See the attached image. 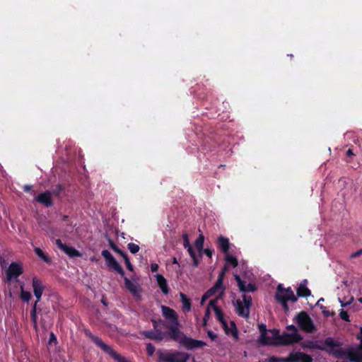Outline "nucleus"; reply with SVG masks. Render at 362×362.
Masks as SVG:
<instances>
[{"mask_svg": "<svg viewBox=\"0 0 362 362\" xmlns=\"http://www.w3.org/2000/svg\"><path fill=\"white\" fill-rule=\"evenodd\" d=\"M163 315L168 320L166 327L170 329V337L185 346L191 349L204 346L205 344L202 341L194 340L187 337L177 328L178 321L176 313L171 308L165 305L161 306Z\"/></svg>", "mask_w": 362, "mask_h": 362, "instance_id": "obj_1", "label": "nucleus"}, {"mask_svg": "<svg viewBox=\"0 0 362 362\" xmlns=\"http://www.w3.org/2000/svg\"><path fill=\"white\" fill-rule=\"evenodd\" d=\"M325 347L324 351H327L335 357L344 359L346 362H362V352L354 350V348L342 349L340 343L332 337H327L322 345Z\"/></svg>", "mask_w": 362, "mask_h": 362, "instance_id": "obj_2", "label": "nucleus"}, {"mask_svg": "<svg viewBox=\"0 0 362 362\" xmlns=\"http://www.w3.org/2000/svg\"><path fill=\"white\" fill-rule=\"evenodd\" d=\"M225 287L222 284V278H218L215 285L209 289L206 293V296H215V299L209 301V305L211 306L213 310L215 313L217 320L221 323L223 327L228 332L227 330V322L225 320L223 313L221 310L216 305L218 300L222 298L224 293Z\"/></svg>", "mask_w": 362, "mask_h": 362, "instance_id": "obj_3", "label": "nucleus"}, {"mask_svg": "<svg viewBox=\"0 0 362 362\" xmlns=\"http://www.w3.org/2000/svg\"><path fill=\"white\" fill-rule=\"evenodd\" d=\"M158 362H187L189 354L185 352L158 350Z\"/></svg>", "mask_w": 362, "mask_h": 362, "instance_id": "obj_4", "label": "nucleus"}, {"mask_svg": "<svg viewBox=\"0 0 362 362\" xmlns=\"http://www.w3.org/2000/svg\"><path fill=\"white\" fill-rule=\"evenodd\" d=\"M286 329L288 332H284L282 334H279L278 345H291L300 341L303 339L294 325H289Z\"/></svg>", "mask_w": 362, "mask_h": 362, "instance_id": "obj_5", "label": "nucleus"}, {"mask_svg": "<svg viewBox=\"0 0 362 362\" xmlns=\"http://www.w3.org/2000/svg\"><path fill=\"white\" fill-rule=\"evenodd\" d=\"M276 298L279 303H281L285 310H288V307L286 303L287 301L290 300L295 302L296 300V298L291 288L284 289L281 285H279L277 287Z\"/></svg>", "mask_w": 362, "mask_h": 362, "instance_id": "obj_6", "label": "nucleus"}, {"mask_svg": "<svg viewBox=\"0 0 362 362\" xmlns=\"http://www.w3.org/2000/svg\"><path fill=\"white\" fill-rule=\"evenodd\" d=\"M252 304V298L250 296L243 295L242 299H238L235 301L236 312L239 316L247 319L250 316V308Z\"/></svg>", "mask_w": 362, "mask_h": 362, "instance_id": "obj_7", "label": "nucleus"}, {"mask_svg": "<svg viewBox=\"0 0 362 362\" xmlns=\"http://www.w3.org/2000/svg\"><path fill=\"white\" fill-rule=\"evenodd\" d=\"M88 336L91 338L93 341L99 347H100L104 351L110 354L114 359H115L117 362H131L127 360L124 357L118 354L116 351H115L110 346L105 344L100 338L98 337L93 336L90 333L88 334Z\"/></svg>", "mask_w": 362, "mask_h": 362, "instance_id": "obj_8", "label": "nucleus"}, {"mask_svg": "<svg viewBox=\"0 0 362 362\" xmlns=\"http://www.w3.org/2000/svg\"><path fill=\"white\" fill-rule=\"evenodd\" d=\"M296 321L300 328L304 332L312 333L315 331V326L310 316L306 313H300L296 316Z\"/></svg>", "mask_w": 362, "mask_h": 362, "instance_id": "obj_9", "label": "nucleus"}, {"mask_svg": "<svg viewBox=\"0 0 362 362\" xmlns=\"http://www.w3.org/2000/svg\"><path fill=\"white\" fill-rule=\"evenodd\" d=\"M279 331L273 329L260 334L258 341L262 345H278L277 342L279 341Z\"/></svg>", "mask_w": 362, "mask_h": 362, "instance_id": "obj_10", "label": "nucleus"}, {"mask_svg": "<svg viewBox=\"0 0 362 362\" xmlns=\"http://www.w3.org/2000/svg\"><path fill=\"white\" fill-rule=\"evenodd\" d=\"M102 255L105 258L107 264L110 267L114 269L117 272H118L122 276L124 275V270L120 267V265L117 263V262L115 260L114 257L112 255V254L108 250H103L102 251Z\"/></svg>", "mask_w": 362, "mask_h": 362, "instance_id": "obj_11", "label": "nucleus"}, {"mask_svg": "<svg viewBox=\"0 0 362 362\" xmlns=\"http://www.w3.org/2000/svg\"><path fill=\"white\" fill-rule=\"evenodd\" d=\"M23 273V268L21 264L12 262L6 270V278L8 281L17 279Z\"/></svg>", "mask_w": 362, "mask_h": 362, "instance_id": "obj_12", "label": "nucleus"}, {"mask_svg": "<svg viewBox=\"0 0 362 362\" xmlns=\"http://www.w3.org/2000/svg\"><path fill=\"white\" fill-rule=\"evenodd\" d=\"M288 362H312L313 358L310 356L300 352H291L287 357Z\"/></svg>", "mask_w": 362, "mask_h": 362, "instance_id": "obj_13", "label": "nucleus"}, {"mask_svg": "<svg viewBox=\"0 0 362 362\" xmlns=\"http://www.w3.org/2000/svg\"><path fill=\"white\" fill-rule=\"evenodd\" d=\"M55 243L61 250H62L64 253H66L70 257L81 256V253L78 250H76L74 247H69L66 245L62 243V242L61 241L60 239H57L55 240Z\"/></svg>", "mask_w": 362, "mask_h": 362, "instance_id": "obj_14", "label": "nucleus"}, {"mask_svg": "<svg viewBox=\"0 0 362 362\" xmlns=\"http://www.w3.org/2000/svg\"><path fill=\"white\" fill-rule=\"evenodd\" d=\"M124 284L127 289L135 297H139L141 287L136 281H132L128 278L124 277Z\"/></svg>", "mask_w": 362, "mask_h": 362, "instance_id": "obj_15", "label": "nucleus"}, {"mask_svg": "<svg viewBox=\"0 0 362 362\" xmlns=\"http://www.w3.org/2000/svg\"><path fill=\"white\" fill-rule=\"evenodd\" d=\"M33 292L34 295L37 298L36 302L37 303L42 295L44 287L42 285L40 281L37 279L36 277H34L33 279Z\"/></svg>", "mask_w": 362, "mask_h": 362, "instance_id": "obj_16", "label": "nucleus"}, {"mask_svg": "<svg viewBox=\"0 0 362 362\" xmlns=\"http://www.w3.org/2000/svg\"><path fill=\"white\" fill-rule=\"evenodd\" d=\"M52 193L49 191H46L40 194L36 197V201L39 203L44 204L46 206H51L52 205V200L51 198Z\"/></svg>", "mask_w": 362, "mask_h": 362, "instance_id": "obj_17", "label": "nucleus"}, {"mask_svg": "<svg viewBox=\"0 0 362 362\" xmlns=\"http://www.w3.org/2000/svg\"><path fill=\"white\" fill-rule=\"evenodd\" d=\"M235 279L237 281L238 287L242 292H251L255 290V287L253 284H246V282L243 281L238 275L235 274Z\"/></svg>", "mask_w": 362, "mask_h": 362, "instance_id": "obj_18", "label": "nucleus"}, {"mask_svg": "<svg viewBox=\"0 0 362 362\" xmlns=\"http://www.w3.org/2000/svg\"><path fill=\"white\" fill-rule=\"evenodd\" d=\"M143 334L148 339L156 341H160L165 337V334L159 329L145 331Z\"/></svg>", "mask_w": 362, "mask_h": 362, "instance_id": "obj_19", "label": "nucleus"}, {"mask_svg": "<svg viewBox=\"0 0 362 362\" xmlns=\"http://www.w3.org/2000/svg\"><path fill=\"white\" fill-rule=\"evenodd\" d=\"M156 279L157 284L160 288L161 289L162 292L164 294H168L169 292V288L168 286V283L166 279L164 278V276L160 274H157L155 276Z\"/></svg>", "mask_w": 362, "mask_h": 362, "instance_id": "obj_20", "label": "nucleus"}, {"mask_svg": "<svg viewBox=\"0 0 362 362\" xmlns=\"http://www.w3.org/2000/svg\"><path fill=\"white\" fill-rule=\"evenodd\" d=\"M308 281L304 279L297 289V293L299 296L305 297L310 294V290L307 288Z\"/></svg>", "mask_w": 362, "mask_h": 362, "instance_id": "obj_21", "label": "nucleus"}, {"mask_svg": "<svg viewBox=\"0 0 362 362\" xmlns=\"http://www.w3.org/2000/svg\"><path fill=\"white\" fill-rule=\"evenodd\" d=\"M218 242L219 245V247L221 250L226 255L228 253L230 243L229 240L225 237L220 236L218 238Z\"/></svg>", "mask_w": 362, "mask_h": 362, "instance_id": "obj_22", "label": "nucleus"}, {"mask_svg": "<svg viewBox=\"0 0 362 362\" xmlns=\"http://www.w3.org/2000/svg\"><path fill=\"white\" fill-rule=\"evenodd\" d=\"M303 348L310 349L325 350V347L318 344L316 341H305L301 344Z\"/></svg>", "mask_w": 362, "mask_h": 362, "instance_id": "obj_23", "label": "nucleus"}, {"mask_svg": "<svg viewBox=\"0 0 362 362\" xmlns=\"http://www.w3.org/2000/svg\"><path fill=\"white\" fill-rule=\"evenodd\" d=\"M338 300L340 303V305L342 308L350 305L354 300V296L352 295L349 294L343 296L341 294H339Z\"/></svg>", "mask_w": 362, "mask_h": 362, "instance_id": "obj_24", "label": "nucleus"}, {"mask_svg": "<svg viewBox=\"0 0 362 362\" xmlns=\"http://www.w3.org/2000/svg\"><path fill=\"white\" fill-rule=\"evenodd\" d=\"M180 300L182 304V309L185 312H189L191 310V302L190 299L187 297L186 295H185L182 293H180Z\"/></svg>", "mask_w": 362, "mask_h": 362, "instance_id": "obj_25", "label": "nucleus"}, {"mask_svg": "<svg viewBox=\"0 0 362 362\" xmlns=\"http://www.w3.org/2000/svg\"><path fill=\"white\" fill-rule=\"evenodd\" d=\"M204 242V237L202 234L199 235V236L197 238V239L194 242V246L197 248V250L200 255H202V252L203 250Z\"/></svg>", "mask_w": 362, "mask_h": 362, "instance_id": "obj_26", "label": "nucleus"}, {"mask_svg": "<svg viewBox=\"0 0 362 362\" xmlns=\"http://www.w3.org/2000/svg\"><path fill=\"white\" fill-rule=\"evenodd\" d=\"M225 259L226 261V265H231L233 267H235L238 265L237 259L233 255L227 253L225 257Z\"/></svg>", "mask_w": 362, "mask_h": 362, "instance_id": "obj_27", "label": "nucleus"}, {"mask_svg": "<svg viewBox=\"0 0 362 362\" xmlns=\"http://www.w3.org/2000/svg\"><path fill=\"white\" fill-rule=\"evenodd\" d=\"M35 252L36 255L44 262L47 263L50 262V258L40 247H35Z\"/></svg>", "mask_w": 362, "mask_h": 362, "instance_id": "obj_28", "label": "nucleus"}, {"mask_svg": "<svg viewBox=\"0 0 362 362\" xmlns=\"http://www.w3.org/2000/svg\"><path fill=\"white\" fill-rule=\"evenodd\" d=\"M182 239H183L184 247L187 250L188 252H191V251L193 250V249H192V245L189 243V240L187 234H186V233L183 234Z\"/></svg>", "mask_w": 362, "mask_h": 362, "instance_id": "obj_29", "label": "nucleus"}, {"mask_svg": "<svg viewBox=\"0 0 362 362\" xmlns=\"http://www.w3.org/2000/svg\"><path fill=\"white\" fill-rule=\"evenodd\" d=\"M21 298L24 301L28 302L32 297L30 292L25 291L23 288V286H21Z\"/></svg>", "mask_w": 362, "mask_h": 362, "instance_id": "obj_30", "label": "nucleus"}, {"mask_svg": "<svg viewBox=\"0 0 362 362\" xmlns=\"http://www.w3.org/2000/svg\"><path fill=\"white\" fill-rule=\"evenodd\" d=\"M36 309H37V302L33 305V310L31 311L30 315L31 319L33 323V326L35 329H37V315H36Z\"/></svg>", "mask_w": 362, "mask_h": 362, "instance_id": "obj_31", "label": "nucleus"}, {"mask_svg": "<svg viewBox=\"0 0 362 362\" xmlns=\"http://www.w3.org/2000/svg\"><path fill=\"white\" fill-rule=\"evenodd\" d=\"M127 247L129 250V251L133 254L136 253L139 250V246L132 243H129Z\"/></svg>", "mask_w": 362, "mask_h": 362, "instance_id": "obj_32", "label": "nucleus"}, {"mask_svg": "<svg viewBox=\"0 0 362 362\" xmlns=\"http://www.w3.org/2000/svg\"><path fill=\"white\" fill-rule=\"evenodd\" d=\"M189 255H190V257H192V264H193V266L194 267H197L198 264H199V261H198V259H197V257L196 255V253L193 250L191 251V252H188Z\"/></svg>", "mask_w": 362, "mask_h": 362, "instance_id": "obj_33", "label": "nucleus"}, {"mask_svg": "<svg viewBox=\"0 0 362 362\" xmlns=\"http://www.w3.org/2000/svg\"><path fill=\"white\" fill-rule=\"evenodd\" d=\"M269 362H288L287 357L286 358H277L275 356H272L268 358Z\"/></svg>", "mask_w": 362, "mask_h": 362, "instance_id": "obj_34", "label": "nucleus"}, {"mask_svg": "<svg viewBox=\"0 0 362 362\" xmlns=\"http://www.w3.org/2000/svg\"><path fill=\"white\" fill-rule=\"evenodd\" d=\"M119 252L123 256V257L124 258L125 263H126L127 269L129 270H130V271H132L133 270V266L130 263V261H129V258L127 257V256L125 254H123L122 252Z\"/></svg>", "mask_w": 362, "mask_h": 362, "instance_id": "obj_35", "label": "nucleus"}, {"mask_svg": "<svg viewBox=\"0 0 362 362\" xmlns=\"http://www.w3.org/2000/svg\"><path fill=\"white\" fill-rule=\"evenodd\" d=\"M339 316H340V317H341L342 320H345V321H346V322H349V321H350V320H349V315H348L347 312H346V311H345V310H344L343 309H341V310H340V312H339Z\"/></svg>", "mask_w": 362, "mask_h": 362, "instance_id": "obj_36", "label": "nucleus"}, {"mask_svg": "<svg viewBox=\"0 0 362 362\" xmlns=\"http://www.w3.org/2000/svg\"><path fill=\"white\" fill-rule=\"evenodd\" d=\"M210 308H211V306H210L209 305L207 308H206V313H205V315H204V319H203V324H204V325H206L207 320L209 319V317H210Z\"/></svg>", "mask_w": 362, "mask_h": 362, "instance_id": "obj_37", "label": "nucleus"}, {"mask_svg": "<svg viewBox=\"0 0 362 362\" xmlns=\"http://www.w3.org/2000/svg\"><path fill=\"white\" fill-rule=\"evenodd\" d=\"M146 351L147 354L151 356L155 352V347L151 344H148L146 345Z\"/></svg>", "mask_w": 362, "mask_h": 362, "instance_id": "obj_38", "label": "nucleus"}, {"mask_svg": "<svg viewBox=\"0 0 362 362\" xmlns=\"http://www.w3.org/2000/svg\"><path fill=\"white\" fill-rule=\"evenodd\" d=\"M361 255H362V249L352 253L350 257L351 258H355L360 256Z\"/></svg>", "mask_w": 362, "mask_h": 362, "instance_id": "obj_39", "label": "nucleus"}, {"mask_svg": "<svg viewBox=\"0 0 362 362\" xmlns=\"http://www.w3.org/2000/svg\"><path fill=\"white\" fill-rule=\"evenodd\" d=\"M260 334H262L263 332H267L268 330L266 329V326L263 324L259 326Z\"/></svg>", "mask_w": 362, "mask_h": 362, "instance_id": "obj_40", "label": "nucleus"}, {"mask_svg": "<svg viewBox=\"0 0 362 362\" xmlns=\"http://www.w3.org/2000/svg\"><path fill=\"white\" fill-rule=\"evenodd\" d=\"M151 269L152 272H157L158 269V264L156 263L151 264Z\"/></svg>", "mask_w": 362, "mask_h": 362, "instance_id": "obj_41", "label": "nucleus"}, {"mask_svg": "<svg viewBox=\"0 0 362 362\" xmlns=\"http://www.w3.org/2000/svg\"><path fill=\"white\" fill-rule=\"evenodd\" d=\"M57 341V338L54 333L50 334L49 339V344H52V342H55Z\"/></svg>", "mask_w": 362, "mask_h": 362, "instance_id": "obj_42", "label": "nucleus"}, {"mask_svg": "<svg viewBox=\"0 0 362 362\" xmlns=\"http://www.w3.org/2000/svg\"><path fill=\"white\" fill-rule=\"evenodd\" d=\"M208 336L211 340H214L216 338V334L212 331L208 332Z\"/></svg>", "mask_w": 362, "mask_h": 362, "instance_id": "obj_43", "label": "nucleus"}, {"mask_svg": "<svg viewBox=\"0 0 362 362\" xmlns=\"http://www.w3.org/2000/svg\"><path fill=\"white\" fill-rule=\"evenodd\" d=\"M357 339L361 341V344L356 349L354 348V349L362 352V337H358Z\"/></svg>", "mask_w": 362, "mask_h": 362, "instance_id": "obj_44", "label": "nucleus"}, {"mask_svg": "<svg viewBox=\"0 0 362 362\" xmlns=\"http://www.w3.org/2000/svg\"><path fill=\"white\" fill-rule=\"evenodd\" d=\"M343 284H344V285L345 286V287H346V288L347 290L346 292L349 293V290L351 289L350 284H349V282L347 281H344Z\"/></svg>", "mask_w": 362, "mask_h": 362, "instance_id": "obj_45", "label": "nucleus"}, {"mask_svg": "<svg viewBox=\"0 0 362 362\" xmlns=\"http://www.w3.org/2000/svg\"><path fill=\"white\" fill-rule=\"evenodd\" d=\"M227 270V265L222 269L221 274H219L218 278H222V281L223 280V276Z\"/></svg>", "mask_w": 362, "mask_h": 362, "instance_id": "obj_46", "label": "nucleus"}, {"mask_svg": "<svg viewBox=\"0 0 362 362\" xmlns=\"http://www.w3.org/2000/svg\"><path fill=\"white\" fill-rule=\"evenodd\" d=\"M204 254H206V255H207L209 257H211V255H212V252L213 251L211 250L210 249H206L204 250Z\"/></svg>", "mask_w": 362, "mask_h": 362, "instance_id": "obj_47", "label": "nucleus"}, {"mask_svg": "<svg viewBox=\"0 0 362 362\" xmlns=\"http://www.w3.org/2000/svg\"><path fill=\"white\" fill-rule=\"evenodd\" d=\"M209 298H210L209 296H206V293H205L204 294V296H202V300H201V304L203 305L204 301L208 299Z\"/></svg>", "mask_w": 362, "mask_h": 362, "instance_id": "obj_48", "label": "nucleus"}, {"mask_svg": "<svg viewBox=\"0 0 362 362\" xmlns=\"http://www.w3.org/2000/svg\"><path fill=\"white\" fill-rule=\"evenodd\" d=\"M61 190H62L61 186H58L57 188L54 190L53 193L55 194H58Z\"/></svg>", "mask_w": 362, "mask_h": 362, "instance_id": "obj_49", "label": "nucleus"}, {"mask_svg": "<svg viewBox=\"0 0 362 362\" xmlns=\"http://www.w3.org/2000/svg\"><path fill=\"white\" fill-rule=\"evenodd\" d=\"M23 189L25 192H29L31 189V186L30 185H25L23 187Z\"/></svg>", "mask_w": 362, "mask_h": 362, "instance_id": "obj_50", "label": "nucleus"}, {"mask_svg": "<svg viewBox=\"0 0 362 362\" xmlns=\"http://www.w3.org/2000/svg\"><path fill=\"white\" fill-rule=\"evenodd\" d=\"M346 155L350 156L351 155H353V153L351 151V150L349 149L347 151H346Z\"/></svg>", "mask_w": 362, "mask_h": 362, "instance_id": "obj_51", "label": "nucleus"}, {"mask_svg": "<svg viewBox=\"0 0 362 362\" xmlns=\"http://www.w3.org/2000/svg\"><path fill=\"white\" fill-rule=\"evenodd\" d=\"M233 335L234 336V337H235V339H237V338H238V334H237V332H236V331H235V332H233Z\"/></svg>", "mask_w": 362, "mask_h": 362, "instance_id": "obj_52", "label": "nucleus"}, {"mask_svg": "<svg viewBox=\"0 0 362 362\" xmlns=\"http://www.w3.org/2000/svg\"><path fill=\"white\" fill-rule=\"evenodd\" d=\"M173 264H177V259L175 257L173 258Z\"/></svg>", "mask_w": 362, "mask_h": 362, "instance_id": "obj_53", "label": "nucleus"}, {"mask_svg": "<svg viewBox=\"0 0 362 362\" xmlns=\"http://www.w3.org/2000/svg\"><path fill=\"white\" fill-rule=\"evenodd\" d=\"M323 300H324V299H323L322 298H321L317 301V305H319V304H320V303H322V301H323Z\"/></svg>", "mask_w": 362, "mask_h": 362, "instance_id": "obj_54", "label": "nucleus"}, {"mask_svg": "<svg viewBox=\"0 0 362 362\" xmlns=\"http://www.w3.org/2000/svg\"><path fill=\"white\" fill-rule=\"evenodd\" d=\"M259 362H269V361H268V359H264L262 361H259Z\"/></svg>", "mask_w": 362, "mask_h": 362, "instance_id": "obj_55", "label": "nucleus"}, {"mask_svg": "<svg viewBox=\"0 0 362 362\" xmlns=\"http://www.w3.org/2000/svg\"><path fill=\"white\" fill-rule=\"evenodd\" d=\"M102 303H103L105 305H106V303H105V300H103H103H102Z\"/></svg>", "mask_w": 362, "mask_h": 362, "instance_id": "obj_56", "label": "nucleus"}, {"mask_svg": "<svg viewBox=\"0 0 362 362\" xmlns=\"http://www.w3.org/2000/svg\"><path fill=\"white\" fill-rule=\"evenodd\" d=\"M358 300L359 302L362 303V298H359Z\"/></svg>", "mask_w": 362, "mask_h": 362, "instance_id": "obj_57", "label": "nucleus"}, {"mask_svg": "<svg viewBox=\"0 0 362 362\" xmlns=\"http://www.w3.org/2000/svg\"><path fill=\"white\" fill-rule=\"evenodd\" d=\"M360 333H361V334H362V327H361V329H360Z\"/></svg>", "mask_w": 362, "mask_h": 362, "instance_id": "obj_58", "label": "nucleus"}, {"mask_svg": "<svg viewBox=\"0 0 362 362\" xmlns=\"http://www.w3.org/2000/svg\"><path fill=\"white\" fill-rule=\"evenodd\" d=\"M362 337V334H361V333H360V334H358L357 335V337Z\"/></svg>", "mask_w": 362, "mask_h": 362, "instance_id": "obj_59", "label": "nucleus"}]
</instances>
